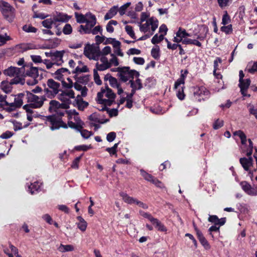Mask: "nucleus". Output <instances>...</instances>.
I'll use <instances>...</instances> for the list:
<instances>
[{"label": "nucleus", "mask_w": 257, "mask_h": 257, "mask_svg": "<svg viewBox=\"0 0 257 257\" xmlns=\"http://www.w3.org/2000/svg\"><path fill=\"white\" fill-rule=\"evenodd\" d=\"M141 174L143 178L147 181L151 182L153 178L154 177L152 175L148 173L143 169L140 170Z\"/></svg>", "instance_id": "50"}, {"label": "nucleus", "mask_w": 257, "mask_h": 257, "mask_svg": "<svg viewBox=\"0 0 257 257\" xmlns=\"http://www.w3.org/2000/svg\"><path fill=\"white\" fill-rule=\"evenodd\" d=\"M209 91L204 87H196L193 89V94L195 98L200 101L204 100L209 95Z\"/></svg>", "instance_id": "14"}, {"label": "nucleus", "mask_w": 257, "mask_h": 257, "mask_svg": "<svg viewBox=\"0 0 257 257\" xmlns=\"http://www.w3.org/2000/svg\"><path fill=\"white\" fill-rule=\"evenodd\" d=\"M83 154H82L81 156L76 157L74 161L72 162L71 164V167L73 169H77L79 168V163L80 162V159H81Z\"/></svg>", "instance_id": "53"}, {"label": "nucleus", "mask_w": 257, "mask_h": 257, "mask_svg": "<svg viewBox=\"0 0 257 257\" xmlns=\"http://www.w3.org/2000/svg\"><path fill=\"white\" fill-rule=\"evenodd\" d=\"M61 90L60 83L53 79H48L46 83L44 84V95L50 99L54 98Z\"/></svg>", "instance_id": "2"}, {"label": "nucleus", "mask_w": 257, "mask_h": 257, "mask_svg": "<svg viewBox=\"0 0 257 257\" xmlns=\"http://www.w3.org/2000/svg\"><path fill=\"white\" fill-rule=\"evenodd\" d=\"M239 162L241 164L242 167L244 169V170L248 172V174L249 177L252 179L253 176V171H251L249 169V168L252 166L253 164V159L251 157H249L248 158L243 157L239 159ZM256 170H254V171H255Z\"/></svg>", "instance_id": "13"}, {"label": "nucleus", "mask_w": 257, "mask_h": 257, "mask_svg": "<svg viewBox=\"0 0 257 257\" xmlns=\"http://www.w3.org/2000/svg\"><path fill=\"white\" fill-rule=\"evenodd\" d=\"M151 223L158 230L162 232L167 231L166 227L158 219L155 218Z\"/></svg>", "instance_id": "23"}, {"label": "nucleus", "mask_w": 257, "mask_h": 257, "mask_svg": "<svg viewBox=\"0 0 257 257\" xmlns=\"http://www.w3.org/2000/svg\"><path fill=\"white\" fill-rule=\"evenodd\" d=\"M184 86L182 85V86H178V88H175L176 90V95L177 97L180 100H183L185 98V95L184 92Z\"/></svg>", "instance_id": "38"}, {"label": "nucleus", "mask_w": 257, "mask_h": 257, "mask_svg": "<svg viewBox=\"0 0 257 257\" xmlns=\"http://www.w3.org/2000/svg\"><path fill=\"white\" fill-rule=\"evenodd\" d=\"M74 92L72 90L62 91L59 95V99L62 101V108L67 109L71 103V99H74Z\"/></svg>", "instance_id": "10"}, {"label": "nucleus", "mask_w": 257, "mask_h": 257, "mask_svg": "<svg viewBox=\"0 0 257 257\" xmlns=\"http://www.w3.org/2000/svg\"><path fill=\"white\" fill-rule=\"evenodd\" d=\"M151 55L155 59H159L160 55V50L159 48H153L151 50Z\"/></svg>", "instance_id": "51"}, {"label": "nucleus", "mask_w": 257, "mask_h": 257, "mask_svg": "<svg viewBox=\"0 0 257 257\" xmlns=\"http://www.w3.org/2000/svg\"><path fill=\"white\" fill-rule=\"evenodd\" d=\"M26 99L29 104L25 105L23 108L27 112H32V108H40L43 105L44 101L46 100L44 95L38 96L28 91H26Z\"/></svg>", "instance_id": "1"}, {"label": "nucleus", "mask_w": 257, "mask_h": 257, "mask_svg": "<svg viewBox=\"0 0 257 257\" xmlns=\"http://www.w3.org/2000/svg\"><path fill=\"white\" fill-rule=\"evenodd\" d=\"M93 76H94V80L96 84L98 85H100L102 84L101 80L100 78L99 74L97 71V70H93Z\"/></svg>", "instance_id": "58"}, {"label": "nucleus", "mask_w": 257, "mask_h": 257, "mask_svg": "<svg viewBox=\"0 0 257 257\" xmlns=\"http://www.w3.org/2000/svg\"><path fill=\"white\" fill-rule=\"evenodd\" d=\"M125 30L127 34L133 39H136V37L133 29V27L131 26L127 25L125 27Z\"/></svg>", "instance_id": "47"}, {"label": "nucleus", "mask_w": 257, "mask_h": 257, "mask_svg": "<svg viewBox=\"0 0 257 257\" xmlns=\"http://www.w3.org/2000/svg\"><path fill=\"white\" fill-rule=\"evenodd\" d=\"M78 132H80L81 136L85 139H88L91 136L93 135L91 132L88 131L86 130H82V128Z\"/></svg>", "instance_id": "48"}, {"label": "nucleus", "mask_w": 257, "mask_h": 257, "mask_svg": "<svg viewBox=\"0 0 257 257\" xmlns=\"http://www.w3.org/2000/svg\"><path fill=\"white\" fill-rule=\"evenodd\" d=\"M129 83L131 84V87L132 89L131 92L130 94H127L126 97V99H132L134 95L135 94L136 91L137 90V86L135 84V82L133 80H130Z\"/></svg>", "instance_id": "39"}, {"label": "nucleus", "mask_w": 257, "mask_h": 257, "mask_svg": "<svg viewBox=\"0 0 257 257\" xmlns=\"http://www.w3.org/2000/svg\"><path fill=\"white\" fill-rule=\"evenodd\" d=\"M117 76L121 81L125 82L128 80H134V77H139L140 73L135 70H131L129 67H122L119 73Z\"/></svg>", "instance_id": "6"}, {"label": "nucleus", "mask_w": 257, "mask_h": 257, "mask_svg": "<svg viewBox=\"0 0 257 257\" xmlns=\"http://www.w3.org/2000/svg\"><path fill=\"white\" fill-rule=\"evenodd\" d=\"M47 121L50 122V129L52 131L58 130L60 127L67 128V125L63 122L62 118L57 117L56 115H49L47 117Z\"/></svg>", "instance_id": "11"}, {"label": "nucleus", "mask_w": 257, "mask_h": 257, "mask_svg": "<svg viewBox=\"0 0 257 257\" xmlns=\"http://www.w3.org/2000/svg\"><path fill=\"white\" fill-rule=\"evenodd\" d=\"M64 53L65 51L64 50L54 51V55L51 60L54 62L55 65L60 66L62 65L64 62L63 57Z\"/></svg>", "instance_id": "16"}, {"label": "nucleus", "mask_w": 257, "mask_h": 257, "mask_svg": "<svg viewBox=\"0 0 257 257\" xmlns=\"http://www.w3.org/2000/svg\"><path fill=\"white\" fill-rule=\"evenodd\" d=\"M183 44L185 45L193 44L198 47L202 46L201 43L197 40H193L189 38H185L183 40Z\"/></svg>", "instance_id": "40"}, {"label": "nucleus", "mask_w": 257, "mask_h": 257, "mask_svg": "<svg viewBox=\"0 0 257 257\" xmlns=\"http://www.w3.org/2000/svg\"><path fill=\"white\" fill-rule=\"evenodd\" d=\"M102 31V29L101 27L99 25L96 26L94 28H86V30H85L83 32L82 34H92L93 35H96L98 33L101 34Z\"/></svg>", "instance_id": "25"}, {"label": "nucleus", "mask_w": 257, "mask_h": 257, "mask_svg": "<svg viewBox=\"0 0 257 257\" xmlns=\"http://www.w3.org/2000/svg\"><path fill=\"white\" fill-rule=\"evenodd\" d=\"M23 75L24 76H29L31 78L27 80L28 85H34L38 83L37 78L39 77L38 69L37 67L32 66V63L24 65L22 67Z\"/></svg>", "instance_id": "3"}, {"label": "nucleus", "mask_w": 257, "mask_h": 257, "mask_svg": "<svg viewBox=\"0 0 257 257\" xmlns=\"http://www.w3.org/2000/svg\"><path fill=\"white\" fill-rule=\"evenodd\" d=\"M41 186V183L38 181H36L33 183H31V184L28 186V191L31 194H34L36 192L39 191L40 189Z\"/></svg>", "instance_id": "24"}, {"label": "nucleus", "mask_w": 257, "mask_h": 257, "mask_svg": "<svg viewBox=\"0 0 257 257\" xmlns=\"http://www.w3.org/2000/svg\"><path fill=\"white\" fill-rule=\"evenodd\" d=\"M193 225L195 228V231H196L197 235L198 238L201 243V244L203 246L205 249H209L210 248V245L208 243V241L206 239V238L203 236L201 231H200L196 226L194 223H193Z\"/></svg>", "instance_id": "18"}, {"label": "nucleus", "mask_w": 257, "mask_h": 257, "mask_svg": "<svg viewBox=\"0 0 257 257\" xmlns=\"http://www.w3.org/2000/svg\"><path fill=\"white\" fill-rule=\"evenodd\" d=\"M2 13L6 20L9 22L13 21L15 18V9L8 3L5 1L0 2Z\"/></svg>", "instance_id": "8"}, {"label": "nucleus", "mask_w": 257, "mask_h": 257, "mask_svg": "<svg viewBox=\"0 0 257 257\" xmlns=\"http://www.w3.org/2000/svg\"><path fill=\"white\" fill-rule=\"evenodd\" d=\"M24 75H15L12 79L11 80V83L13 84H24L25 83V80L22 77Z\"/></svg>", "instance_id": "32"}, {"label": "nucleus", "mask_w": 257, "mask_h": 257, "mask_svg": "<svg viewBox=\"0 0 257 257\" xmlns=\"http://www.w3.org/2000/svg\"><path fill=\"white\" fill-rule=\"evenodd\" d=\"M85 25H80L78 31L82 34L83 32L86 30V28H93L96 23V18L94 15L90 12L86 14Z\"/></svg>", "instance_id": "12"}, {"label": "nucleus", "mask_w": 257, "mask_h": 257, "mask_svg": "<svg viewBox=\"0 0 257 257\" xmlns=\"http://www.w3.org/2000/svg\"><path fill=\"white\" fill-rule=\"evenodd\" d=\"M208 220L210 222L213 223L215 225L222 226L225 224L226 222V218L223 217L219 219L216 215H209Z\"/></svg>", "instance_id": "21"}, {"label": "nucleus", "mask_w": 257, "mask_h": 257, "mask_svg": "<svg viewBox=\"0 0 257 257\" xmlns=\"http://www.w3.org/2000/svg\"><path fill=\"white\" fill-rule=\"evenodd\" d=\"M140 214L145 218L148 219L151 222L155 218L150 213L145 212L143 211H139Z\"/></svg>", "instance_id": "57"}, {"label": "nucleus", "mask_w": 257, "mask_h": 257, "mask_svg": "<svg viewBox=\"0 0 257 257\" xmlns=\"http://www.w3.org/2000/svg\"><path fill=\"white\" fill-rule=\"evenodd\" d=\"M188 73V72L187 70H185L184 72L183 70H181L180 77L175 83L174 88H178V86L181 85H184L185 83V79Z\"/></svg>", "instance_id": "22"}, {"label": "nucleus", "mask_w": 257, "mask_h": 257, "mask_svg": "<svg viewBox=\"0 0 257 257\" xmlns=\"http://www.w3.org/2000/svg\"><path fill=\"white\" fill-rule=\"evenodd\" d=\"M110 68V65H107L105 64L101 63L99 64V63H96V70H97V71L98 70L99 71H104L105 70H106L108 68Z\"/></svg>", "instance_id": "56"}, {"label": "nucleus", "mask_w": 257, "mask_h": 257, "mask_svg": "<svg viewBox=\"0 0 257 257\" xmlns=\"http://www.w3.org/2000/svg\"><path fill=\"white\" fill-rule=\"evenodd\" d=\"M223 125V121L222 120H220L219 119H217L215 120L214 123L213 124V127L214 130H217Z\"/></svg>", "instance_id": "62"}, {"label": "nucleus", "mask_w": 257, "mask_h": 257, "mask_svg": "<svg viewBox=\"0 0 257 257\" xmlns=\"http://www.w3.org/2000/svg\"><path fill=\"white\" fill-rule=\"evenodd\" d=\"M62 108V104L60 103L58 101L52 100L49 102V110H53L55 111V110Z\"/></svg>", "instance_id": "30"}, {"label": "nucleus", "mask_w": 257, "mask_h": 257, "mask_svg": "<svg viewBox=\"0 0 257 257\" xmlns=\"http://www.w3.org/2000/svg\"><path fill=\"white\" fill-rule=\"evenodd\" d=\"M234 136H237L241 140V143L242 145H245L246 143V136L245 134L240 130L235 131L233 133Z\"/></svg>", "instance_id": "37"}, {"label": "nucleus", "mask_w": 257, "mask_h": 257, "mask_svg": "<svg viewBox=\"0 0 257 257\" xmlns=\"http://www.w3.org/2000/svg\"><path fill=\"white\" fill-rule=\"evenodd\" d=\"M230 17L227 14V12H225V14H224L222 17L221 24L224 26L226 25L230 22Z\"/></svg>", "instance_id": "63"}, {"label": "nucleus", "mask_w": 257, "mask_h": 257, "mask_svg": "<svg viewBox=\"0 0 257 257\" xmlns=\"http://www.w3.org/2000/svg\"><path fill=\"white\" fill-rule=\"evenodd\" d=\"M23 30L27 33H35L37 31V29L31 25H25L23 27Z\"/></svg>", "instance_id": "46"}, {"label": "nucleus", "mask_w": 257, "mask_h": 257, "mask_svg": "<svg viewBox=\"0 0 257 257\" xmlns=\"http://www.w3.org/2000/svg\"><path fill=\"white\" fill-rule=\"evenodd\" d=\"M120 196L122 197V200L126 203L133 204L134 203L135 198L128 196L126 193L124 192L120 193Z\"/></svg>", "instance_id": "34"}, {"label": "nucleus", "mask_w": 257, "mask_h": 257, "mask_svg": "<svg viewBox=\"0 0 257 257\" xmlns=\"http://www.w3.org/2000/svg\"><path fill=\"white\" fill-rule=\"evenodd\" d=\"M88 71V69L87 67L85 65L83 66L82 68L79 67V66L76 67V68L73 71V73H75L76 74H79V73L82 72H87Z\"/></svg>", "instance_id": "49"}, {"label": "nucleus", "mask_w": 257, "mask_h": 257, "mask_svg": "<svg viewBox=\"0 0 257 257\" xmlns=\"http://www.w3.org/2000/svg\"><path fill=\"white\" fill-rule=\"evenodd\" d=\"M11 97L14 99V102H9L8 106L5 107V109L8 112L12 111L17 108L21 107L23 104V99H26V94L21 93L16 95H11Z\"/></svg>", "instance_id": "7"}, {"label": "nucleus", "mask_w": 257, "mask_h": 257, "mask_svg": "<svg viewBox=\"0 0 257 257\" xmlns=\"http://www.w3.org/2000/svg\"><path fill=\"white\" fill-rule=\"evenodd\" d=\"M74 248L73 245L71 244L64 245L60 244L58 248L59 251L61 252H65L67 251H71L74 250Z\"/></svg>", "instance_id": "35"}, {"label": "nucleus", "mask_w": 257, "mask_h": 257, "mask_svg": "<svg viewBox=\"0 0 257 257\" xmlns=\"http://www.w3.org/2000/svg\"><path fill=\"white\" fill-rule=\"evenodd\" d=\"M220 30L226 34H231L232 32V25L230 24L226 26L224 25L221 27Z\"/></svg>", "instance_id": "52"}, {"label": "nucleus", "mask_w": 257, "mask_h": 257, "mask_svg": "<svg viewBox=\"0 0 257 257\" xmlns=\"http://www.w3.org/2000/svg\"><path fill=\"white\" fill-rule=\"evenodd\" d=\"M89 75H81L79 76L78 74H76L74 76V78L78 82L82 84H86L89 81Z\"/></svg>", "instance_id": "26"}, {"label": "nucleus", "mask_w": 257, "mask_h": 257, "mask_svg": "<svg viewBox=\"0 0 257 257\" xmlns=\"http://www.w3.org/2000/svg\"><path fill=\"white\" fill-rule=\"evenodd\" d=\"M164 35L161 34L159 36L158 34H156L152 38L151 42L153 44H158L161 42L164 39Z\"/></svg>", "instance_id": "45"}, {"label": "nucleus", "mask_w": 257, "mask_h": 257, "mask_svg": "<svg viewBox=\"0 0 257 257\" xmlns=\"http://www.w3.org/2000/svg\"><path fill=\"white\" fill-rule=\"evenodd\" d=\"M115 94L107 86L105 89L102 88L97 93V101L99 104L110 106L114 101Z\"/></svg>", "instance_id": "4"}, {"label": "nucleus", "mask_w": 257, "mask_h": 257, "mask_svg": "<svg viewBox=\"0 0 257 257\" xmlns=\"http://www.w3.org/2000/svg\"><path fill=\"white\" fill-rule=\"evenodd\" d=\"M250 84V80L249 79H246L241 81V82H239L238 86L242 91L244 90H247Z\"/></svg>", "instance_id": "36"}, {"label": "nucleus", "mask_w": 257, "mask_h": 257, "mask_svg": "<svg viewBox=\"0 0 257 257\" xmlns=\"http://www.w3.org/2000/svg\"><path fill=\"white\" fill-rule=\"evenodd\" d=\"M74 120H75L76 124H77L78 127H80L81 129L83 127V125L84 124V122L81 120L78 115L74 116Z\"/></svg>", "instance_id": "60"}, {"label": "nucleus", "mask_w": 257, "mask_h": 257, "mask_svg": "<svg viewBox=\"0 0 257 257\" xmlns=\"http://www.w3.org/2000/svg\"><path fill=\"white\" fill-rule=\"evenodd\" d=\"M118 11L117 6H113L104 16V20H107L113 18L116 14Z\"/></svg>", "instance_id": "29"}, {"label": "nucleus", "mask_w": 257, "mask_h": 257, "mask_svg": "<svg viewBox=\"0 0 257 257\" xmlns=\"http://www.w3.org/2000/svg\"><path fill=\"white\" fill-rule=\"evenodd\" d=\"M5 75L14 77L16 75H23L22 68L11 66L4 71Z\"/></svg>", "instance_id": "17"}, {"label": "nucleus", "mask_w": 257, "mask_h": 257, "mask_svg": "<svg viewBox=\"0 0 257 257\" xmlns=\"http://www.w3.org/2000/svg\"><path fill=\"white\" fill-rule=\"evenodd\" d=\"M176 35L178 37H181L182 39L186 37H191L192 36L191 34L187 33L185 29H182L181 28H179L176 33Z\"/></svg>", "instance_id": "42"}, {"label": "nucleus", "mask_w": 257, "mask_h": 257, "mask_svg": "<svg viewBox=\"0 0 257 257\" xmlns=\"http://www.w3.org/2000/svg\"><path fill=\"white\" fill-rule=\"evenodd\" d=\"M49 16L48 15L45 14L43 13H37V12L34 11V15L33 16V18H39L41 20H44L45 18H47Z\"/></svg>", "instance_id": "54"}, {"label": "nucleus", "mask_w": 257, "mask_h": 257, "mask_svg": "<svg viewBox=\"0 0 257 257\" xmlns=\"http://www.w3.org/2000/svg\"><path fill=\"white\" fill-rule=\"evenodd\" d=\"M130 2H127L120 7L118 10V12L120 15L122 16L125 13L126 9L131 5Z\"/></svg>", "instance_id": "59"}, {"label": "nucleus", "mask_w": 257, "mask_h": 257, "mask_svg": "<svg viewBox=\"0 0 257 257\" xmlns=\"http://www.w3.org/2000/svg\"><path fill=\"white\" fill-rule=\"evenodd\" d=\"M12 85L11 82L3 81L1 83V88L5 92L9 93L12 90Z\"/></svg>", "instance_id": "31"}, {"label": "nucleus", "mask_w": 257, "mask_h": 257, "mask_svg": "<svg viewBox=\"0 0 257 257\" xmlns=\"http://www.w3.org/2000/svg\"><path fill=\"white\" fill-rule=\"evenodd\" d=\"M89 119L91 121L99 123H103L106 122L108 121V119H106L105 121H103L100 118L99 114L96 112L91 114L89 116Z\"/></svg>", "instance_id": "27"}, {"label": "nucleus", "mask_w": 257, "mask_h": 257, "mask_svg": "<svg viewBox=\"0 0 257 257\" xmlns=\"http://www.w3.org/2000/svg\"><path fill=\"white\" fill-rule=\"evenodd\" d=\"M72 32V28L70 24H66L63 29V33L65 35H70Z\"/></svg>", "instance_id": "55"}, {"label": "nucleus", "mask_w": 257, "mask_h": 257, "mask_svg": "<svg viewBox=\"0 0 257 257\" xmlns=\"http://www.w3.org/2000/svg\"><path fill=\"white\" fill-rule=\"evenodd\" d=\"M77 219L79 220V222L77 223V227L82 231H85L86 230L87 223L85 220L80 216L77 217Z\"/></svg>", "instance_id": "28"}, {"label": "nucleus", "mask_w": 257, "mask_h": 257, "mask_svg": "<svg viewBox=\"0 0 257 257\" xmlns=\"http://www.w3.org/2000/svg\"><path fill=\"white\" fill-rule=\"evenodd\" d=\"M68 72V69L65 68H61L57 69L54 73L55 78L59 80H62L63 79V73Z\"/></svg>", "instance_id": "33"}, {"label": "nucleus", "mask_w": 257, "mask_h": 257, "mask_svg": "<svg viewBox=\"0 0 257 257\" xmlns=\"http://www.w3.org/2000/svg\"><path fill=\"white\" fill-rule=\"evenodd\" d=\"M242 189L249 196H257V185L251 186L246 181H241L239 183Z\"/></svg>", "instance_id": "15"}, {"label": "nucleus", "mask_w": 257, "mask_h": 257, "mask_svg": "<svg viewBox=\"0 0 257 257\" xmlns=\"http://www.w3.org/2000/svg\"><path fill=\"white\" fill-rule=\"evenodd\" d=\"M52 18L56 23V22H67L69 20L70 17L64 13H56V15L53 16Z\"/></svg>", "instance_id": "19"}, {"label": "nucleus", "mask_w": 257, "mask_h": 257, "mask_svg": "<svg viewBox=\"0 0 257 257\" xmlns=\"http://www.w3.org/2000/svg\"><path fill=\"white\" fill-rule=\"evenodd\" d=\"M55 24L53 18L47 19L42 22V25L45 28L50 29L52 28L53 24Z\"/></svg>", "instance_id": "41"}, {"label": "nucleus", "mask_w": 257, "mask_h": 257, "mask_svg": "<svg viewBox=\"0 0 257 257\" xmlns=\"http://www.w3.org/2000/svg\"><path fill=\"white\" fill-rule=\"evenodd\" d=\"M158 20L152 17L147 20L145 24H140V30L144 33L149 32L151 33V35H153L158 27Z\"/></svg>", "instance_id": "5"}, {"label": "nucleus", "mask_w": 257, "mask_h": 257, "mask_svg": "<svg viewBox=\"0 0 257 257\" xmlns=\"http://www.w3.org/2000/svg\"><path fill=\"white\" fill-rule=\"evenodd\" d=\"M217 3L221 9H223L224 8L228 6L231 2L229 0H217Z\"/></svg>", "instance_id": "61"}, {"label": "nucleus", "mask_w": 257, "mask_h": 257, "mask_svg": "<svg viewBox=\"0 0 257 257\" xmlns=\"http://www.w3.org/2000/svg\"><path fill=\"white\" fill-rule=\"evenodd\" d=\"M110 56L111 58L109 60L110 68L112 65L114 66H117L119 65L118 59L117 58L114 54H111Z\"/></svg>", "instance_id": "43"}, {"label": "nucleus", "mask_w": 257, "mask_h": 257, "mask_svg": "<svg viewBox=\"0 0 257 257\" xmlns=\"http://www.w3.org/2000/svg\"><path fill=\"white\" fill-rule=\"evenodd\" d=\"M73 105L74 106H76L78 109L83 110L88 106V102L83 101L81 97L78 95L76 98L74 99Z\"/></svg>", "instance_id": "20"}, {"label": "nucleus", "mask_w": 257, "mask_h": 257, "mask_svg": "<svg viewBox=\"0 0 257 257\" xmlns=\"http://www.w3.org/2000/svg\"><path fill=\"white\" fill-rule=\"evenodd\" d=\"M109 82L110 85L113 88L118 87V86L120 85L118 83L117 80L113 77H111Z\"/></svg>", "instance_id": "64"}, {"label": "nucleus", "mask_w": 257, "mask_h": 257, "mask_svg": "<svg viewBox=\"0 0 257 257\" xmlns=\"http://www.w3.org/2000/svg\"><path fill=\"white\" fill-rule=\"evenodd\" d=\"M75 17L77 23L79 24L84 23L86 22V14H79L77 13H75Z\"/></svg>", "instance_id": "44"}, {"label": "nucleus", "mask_w": 257, "mask_h": 257, "mask_svg": "<svg viewBox=\"0 0 257 257\" xmlns=\"http://www.w3.org/2000/svg\"><path fill=\"white\" fill-rule=\"evenodd\" d=\"M84 54L89 59L98 60L101 56V51L98 46L88 44L84 47Z\"/></svg>", "instance_id": "9"}]
</instances>
